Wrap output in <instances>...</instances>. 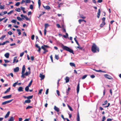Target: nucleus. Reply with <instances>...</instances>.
Masks as SVG:
<instances>
[{
  "mask_svg": "<svg viewBox=\"0 0 121 121\" xmlns=\"http://www.w3.org/2000/svg\"><path fill=\"white\" fill-rule=\"evenodd\" d=\"M29 87L28 86H26L25 88V90L26 91L28 92L29 90Z\"/></svg>",
  "mask_w": 121,
  "mask_h": 121,
  "instance_id": "obj_25",
  "label": "nucleus"
},
{
  "mask_svg": "<svg viewBox=\"0 0 121 121\" xmlns=\"http://www.w3.org/2000/svg\"><path fill=\"white\" fill-rule=\"evenodd\" d=\"M62 29L63 30V32L66 33V29L65 28H64V27H63V28H62Z\"/></svg>",
  "mask_w": 121,
  "mask_h": 121,
  "instance_id": "obj_56",
  "label": "nucleus"
},
{
  "mask_svg": "<svg viewBox=\"0 0 121 121\" xmlns=\"http://www.w3.org/2000/svg\"><path fill=\"white\" fill-rule=\"evenodd\" d=\"M35 46L36 47L38 48V52L39 53H40L41 48L40 46L38 45V44H36L35 45Z\"/></svg>",
  "mask_w": 121,
  "mask_h": 121,
  "instance_id": "obj_10",
  "label": "nucleus"
},
{
  "mask_svg": "<svg viewBox=\"0 0 121 121\" xmlns=\"http://www.w3.org/2000/svg\"><path fill=\"white\" fill-rule=\"evenodd\" d=\"M50 58H51V60L52 62H53V57H52V55H51L50 56Z\"/></svg>",
  "mask_w": 121,
  "mask_h": 121,
  "instance_id": "obj_51",
  "label": "nucleus"
},
{
  "mask_svg": "<svg viewBox=\"0 0 121 121\" xmlns=\"http://www.w3.org/2000/svg\"><path fill=\"white\" fill-rule=\"evenodd\" d=\"M83 21V20L82 19H79L78 20V22L80 24H81V22Z\"/></svg>",
  "mask_w": 121,
  "mask_h": 121,
  "instance_id": "obj_64",
  "label": "nucleus"
},
{
  "mask_svg": "<svg viewBox=\"0 0 121 121\" xmlns=\"http://www.w3.org/2000/svg\"><path fill=\"white\" fill-rule=\"evenodd\" d=\"M16 59H17V57H15L14 58V59H13V63H14L16 61Z\"/></svg>",
  "mask_w": 121,
  "mask_h": 121,
  "instance_id": "obj_59",
  "label": "nucleus"
},
{
  "mask_svg": "<svg viewBox=\"0 0 121 121\" xmlns=\"http://www.w3.org/2000/svg\"><path fill=\"white\" fill-rule=\"evenodd\" d=\"M33 5L31 4L30 6V9H33Z\"/></svg>",
  "mask_w": 121,
  "mask_h": 121,
  "instance_id": "obj_53",
  "label": "nucleus"
},
{
  "mask_svg": "<svg viewBox=\"0 0 121 121\" xmlns=\"http://www.w3.org/2000/svg\"><path fill=\"white\" fill-rule=\"evenodd\" d=\"M87 75H84L82 77V79H85L87 76Z\"/></svg>",
  "mask_w": 121,
  "mask_h": 121,
  "instance_id": "obj_43",
  "label": "nucleus"
},
{
  "mask_svg": "<svg viewBox=\"0 0 121 121\" xmlns=\"http://www.w3.org/2000/svg\"><path fill=\"white\" fill-rule=\"evenodd\" d=\"M31 101L30 99H27L26 100L24 103V104H25V103H29L31 102Z\"/></svg>",
  "mask_w": 121,
  "mask_h": 121,
  "instance_id": "obj_15",
  "label": "nucleus"
},
{
  "mask_svg": "<svg viewBox=\"0 0 121 121\" xmlns=\"http://www.w3.org/2000/svg\"><path fill=\"white\" fill-rule=\"evenodd\" d=\"M26 3H30L31 2L30 0H26Z\"/></svg>",
  "mask_w": 121,
  "mask_h": 121,
  "instance_id": "obj_45",
  "label": "nucleus"
},
{
  "mask_svg": "<svg viewBox=\"0 0 121 121\" xmlns=\"http://www.w3.org/2000/svg\"><path fill=\"white\" fill-rule=\"evenodd\" d=\"M45 29H46L48 26H49V25L48 24H45L44 25Z\"/></svg>",
  "mask_w": 121,
  "mask_h": 121,
  "instance_id": "obj_24",
  "label": "nucleus"
},
{
  "mask_svg": "<svg viewBox=\"0 0 121 121\" xmlns=\"http://www.w3.org/2000/svg\"><path fill=\"white\" fill-rule=\"evenodd\" d=\"M38 4L39 5V8H40V7L41 4V3L40 0H38Z\"/></svg>",
  "mask_w": 121,
  "mask_h": 121,
  "instance_id": "obj_33",
  "label": "nucleus"
},
{
  "mask_svg": "<svg viewBox=\"0 0 121 121\" xmlns=\"http://www.w3.org/2000/svg\"><path fill=\"white\" fill-rule=\"evenodd\" d=\"M4 61L5 63H8L9 62V61L8 60H4Z\"/></svg>",
  "mask_w": 121,
  "mask_h": 121,
  "instance_id": "obj_63",
  "label": "nucleus"
},
{
  "mask_svg": "<svg viewBox=\"0 0 121 121\" xmlns=\"http://www.w3.org/2000/svg\"><path fill=\"white\" fill-rule=\"evenodd\" d=\"M79 85L80 83H79V82L78 84L77 89V93H78L79 92Z\"/></svg>",
  "mask_w": 121,
  "mask_h": 121,
  "instance_id": "obj_12",
  "label": "nucleus"
},
{
  "mask_svg": "<svg viewBox=\"0 0 121 121\" xmlns=\"http://www.w3.org/2000/svg\"><path fill=\"white\" fill-rule=\"evenodd\" d=\"M90 77H91V78H94L95 77V75L94 74H93L92 75H91V76H90Z\"/></svg>",
  "mask_w": 121,
  "mask_h": 121,
  "instance_id": "obj_62",
  "label": "nucleus"
},
{
  "mask_svg": "<svg viewBox=\"0 0 121 121\" xmlns=\"http://www.w3.org/2000/svg\"><path fill=\"white\" fill-rule=\"evenodd\" d=\"M17 30L18 32V34L19 35H21V30L20 29H17Z\"/></svg>",
  "mask_w": 121,
  "mask_h": 121,
  "instance_id": "obj_37",
  "label": "nucleus"
},
{
  "mask_svg": "<svg viewBox=\"0 0 121 121\" xmlns=\"http://www.w3.org/2000/svg\"><path fill=\"white\" fill-rule=\"evenodd\" d=\"M10 87H9V88H8L4 92V94H6L7 92H9V91L10 90Z\"/></svg>",
  "mask_w": 121,
  "mask_h": 121,
  "instance_id": "obj_23",
  "label": "nucleus"
},
{
  "mask_svg": "<svg viewBox=\"0 0 121 121\" xmlns=\"http://www.w3.org/2000/svg\"><path fill=\"white\" fill-rule=\"evenodd\" d=\"M49 47L47 45H43V46H41V48L44 50V51L43 53L45 54L46 52H48V50H46V48H49Z\"/></svg>",
  "mask_w": 121,
  "mask_h": 121,
  "instance_id": "obj_4",
  "label": "nucleus"
},
{
  "mask_svg": "<svg viewBox=\"0 0 121 121\" xmlns=\"http://www.w3.org/2000/svg\"><path fill=\"white\" fill-rule=\"evenodd\" d=\"M33 108V107L31 106H28L26 108V109H30Z\"/></svg>",
  "mask_w": 121,
  "mask_h": 121,
  "instance_id": "obj_38",
  "label": "nucleus"
},
{
  "mask_svg": "<svg viewBox=\"0 0 121 121\" xmlns=\"http://www.w3.org/2000/svg\"><path fill=\"white\" fill-rule=\"evenodd\" d=\"M17 19L19 21H21L22 20V19L19 17H17Z\"/></svg>",
  "mask_w": 121,
  "mask_h": 121,
  "instance_id": "obj_50",
  "label": "nucleus"
},
{
  "mask_svg": "<svg viewBox=\"0 0 121 121\" xmlns=\"http://www.w3.org/2000/svg\"><path fill=\"white\" fill-rule=\"evenodd\" d=\"M62 47L63 50H66L70 53H73V54H74L73 51L68 47L64 46L63 45H62Z\"/></svg>",
  "mask_w": 121,
  "mask_h": 121,
  "instance_id": "obj_3",
  "label": "nucleus"
},
{
  "mask_svg": "<svg viewBox=\"0 0 121 121\" xmlns=\"http://www.w3.org/2000/svg\"><path fill=\"white\" fill-rule=\"evenodd\" d=\"M24 54V52H22V53H21L20 54V57H22V56Z\"/></svg>",
  "mask_w": 121,
  "mask_h": 121,
  "instance_id": "obj_57",
  "label": "nucleus"
},
{
  "mask_svg": "<svg viewBox=\"0 0 121 121\" xmlns=\"http://www.w3.org/2000/svg\"><path fill=\"white\" fill-rule=\"evenodd\" d=\"M11 96L12 95H10L4 96L3 97V98L4 99H8L11 98Z\"/></svg>",
  "mask_w": 121,
  "mask_h": 121,
  "instance_id": "obj_8",
  "label": "nucleus"
},
{
  "mask_svg": "<svg viewBox=\"0 0 121 121\" xmlns=\"http://www.w3.org/2000/svg\"><path fill=\"white\" fill-rule=\"evenodd\" d=\"M33 95L28 96L27 97V99H32L33 98Z\"/></svg>",
  "mask_w": 121,
  "mask_h": 121,
  "instance_id": "obj_32",
  "label": "nucleus"
},
{
  "mask_svg": "<svg viewBox=\"0 0 121 121\" xmlns=\"http://www.w3.org/2000/svg\"><path fill=\"white\" fill-rule=\"evenodd\" d=\"M13 10H11V11H10V12H8L7 13V14H8V15L11 14L12 13H13Z\"/></svg>",
  "mask_w": 121,
  "mask_h": 121,
  "instance_id": "obj_46",
  "label": "nucleus"
},
{
  "mask_svg": "<svg viewBox=\"0 0 121 121\" xmlns=\"http://www.w3.org/2000/svg\"><path fill=\"white\" fill-rule=\"evenodd\" d=\"M21 16L22 17V19H24V18L23 17H24L27 20H29V19L26 16H25L23 14H22L21 15Z\"/></svg>",
  "mask_w": 121,
  "mask_h": 121,
  "instance_id": "obj_7",
  "label": "nucleus"
},
{
  "mask_svg": "<svg viewBox=\"0 0 121 121\" xmlns=\"http://www.w3.org/2000/svg\"><path fill=\"white\" fill-rule=\"evenodd\" d=\"M76 37L75 38H74V39L75 41V42H76V43L78 45V46H79V43L78 41L76 39Z\"/></svg>",
  "mask_w": 121,
  "mask_h": 121,
  "instance_id": "obj_27",
  "label": "nucleus"
},
{
  "mask_svg": "<svg viewBox=\"0 0 121 121\" xmlns=\"http://www.w3.org/2000/svg\"><path fill=\"white\" fill-rule=\"evenodd\" d=\"M17 82L15 83L13 85V86L15 87L16 85L17 84Z\"/></svg>",
  "mask_w": 121,
  "mask_h": 121,
  "instance_id": "obj_61",
  "label": "nucleus"
},
{
  "mask_svg": "<svg viewBox=\"0 0 121 121\" xmlns=\"http://www.w3.org/2000/svg\"><path fill=\"white\" fill-rule=\"evenodd\" d=\"M70 65L72 66L75 67V64L73 63H70Z\"/></svg>",
  "mask_w": 121,
  "mask_h": 121,
  "instance_id": "obj_31",
  "label": "nucleus"
},
{
  "mask_svg": "<svg viewBox=\"0 0 121 121\" xmlns=\"http://www.w3.org/2000/svg\"><path fill=\"white\" fill-rule=\"evenodd\" d=\"M20 4V2H17L16 4L15 5L16 6H19V5Z\"/></svg>",
  "mask_w": 121,
  "mask_h": 121,
  "instance_id": "obj_49",
  "label": "nucleus"
},
{
  "mask_svg": "<svg viewBox=\"0 0 121 121\" xmlns=\"http://www.w3.org/2000/svg\"><path fill=\"white\" fill-rule=\"evenodd\" d=\"M35 37V35H32L31 36V39L32 40H34V39Z\"/></svg>",
  "mask_w": 121,
  "mask_h": 121,
  "instance_id": "obj_55",
  "label": "nucleus"
},
{
  "mask_svg": "<svg viewBox=\"0 0 121 121\" xmlns=\"http://www.w3.org/2000/svg\"><path fill=\"white\" fill-rule=\"evenodd\" d=\"M68 34L67 33H66V35H63V37L65 38H67V37L68 36Z\"/></svg>",
  "mask_w": 121,
  "mask_h": 121,
  "instance_id": "obj_34",
  "label": "nucleus"
},
{
  "mask_svg": "<svg viewBox=\"0 0 121 121\" xmlns=\"http://www.w3.org/2000/svg\"><path fill=\"white\" fill-rule=\"evenodd\" d=\"M91 51L94 53L96 52L97 51L98 52H99V48L97 47L96 45L93 43L91 47Z\"/></svg>",
  "mask_w": 121,
  "mask_h": 121,
  "instance_id": "obj_2",
  "label": "nucleus"
},
{
  "mask_svg": "<svg viewBox=\"0 0 121 121\" xmlns=\"http://www.w3.org/2000/svg\"><path fill=\"white\" fill-rule=\"evenodd\" d=\"M48 90L49 89H47L45 92V94L46 95L48 94Z\"/></svg>",
  "mask_w": 121,
  "mask_h": 121,
  "instance_id": "obj_60",
  "label": "nucleus"
},
{
  "mask_svg": "<svg viewBox=\"0 0 121 121\" xmlns=\"http://www.w3.org/2000/svg\"><path fill=\"white\" fill-rule=\"evenodd\" d=\"M77 121H80V117L79 112H78L77 114Z\"/></svg>",
  "mask_w": 121,
  "mask_h": 121,
  "instance_id": "obj_19",
  "label": "nucleus"
},
{
  "mask_svg": "<svg viewBox=\"0 0 121 121\" xmlns=\"http://www.w3.org/2000/svg\"><path fill=\"white\" fill-rule=\"evenodd\" d=\"M71 90V88L70 87H68L67 90L66 91V93H67V95L68 94H69V92L70 90Z\"/></svg>",
  "mask_w": 121,
  "mask_h": 121,
  "instance_id": "obj_29",
  "label": "nucleus"
},
{
  "mask_svg": "<svg viewBox=\"0 0 121 121\" xmlns=\"http://www.w3.org/2000/svg\"><path fill=\"white\" fill-rule=\"evenodd\" d=\"M39 77L41 78V80H42L44 78H45V75H43L41 73H40Z\"/></svg>",
  "mask_w": 121,
  "mask_h": 121,
  "instance_id": "obj_11",
  "label": "nucleus"
},
{
  "mask_svg": "<svg viewBox=\"0 0 121 121\" xmlns=\"http://www.w3.org/2000/svg\"><path fill=\"white\" fill-rule=\"evenodd\" d=\"M56 93L57 94V95L58 96H59L60 95V92H59V91L58 90H57L56 91Z\"/></svg>",
  "mask_w": 121,
  "mask_h": 121,
  "instance_id": "obj_58",
  "label": "nucleus"
},
{
  "mask_svg": "<svg viewBox=\"0 0 121 121\" xmlns=\"http://www.w3.org/2000/svg\"><path fill=\"white\" fill-rule=\"evenodd\" d=\"M102 22H105V17H103L102 19Z\"/></svg>",
  "mask_w": 121,
  "mask_h": 121,
  "instance_id": "obj_52",
  "label": "nucleus"
},
{
  "mask_svg": "<svg viewBox=\"0 0 121 121\" xmlns=\"http://www.w3.org/2000/svg\"><path fill=\"white\" fill-rule=\"evenodd\" d=\"M80 17L83 19H85L86 17H85L83 15H80Z\"/></svg>",
  "mask_w": 121,
  "mask_h": 121,
  "instance_id": "obj_54",
  "label": "nucleus"
},
{
  "mask_svg": "<svg viewBox=\"0 0 121 121\" xmlns=\"http://www.w3.org/2000/svg\"><path fill=\"white\" fill-rule=\"evenodd\" d=\"M105 22H102L101 24L100 25V27H103L104 25L105 24Z\"/></svg>",
  "mask_w": 121,
  "mask_h": 121,
  "instance_id": "obj_22",
  "label": "nucleus"
},
{
  "mask_svg": "<svg viewBox=\"0 0 121 121\" xmlns=\"http://www.w3.org/2000/svg\"><path fill=\"white\" fill-rule=\"evenodd\" d=\"M69 108V110L71 111H73L72 108L69 105H68V106Z\"/></svg>",
  "mask_w": 121,
  "mask_h": 121,
  "instance_id": "obj_41",
  "label": "nucleus"
},
{
  "mask_svg": "<svg viewBox=\"0 0 121 121\" xmlns=\"http://www.w3.org/2000/svg\"><path fill=\"white\" fill-rule=\"evenodd\" d=\"M13 100V99H11V100H9L6 101L5 102H3L2 103V105H4L6 104H8V103L11 102Z\"/></svg>",
  "mask_w": 121,
  "mask_h": 121,
  "instance_id": "obj_6",
  "label": "nucleus"
},
{
  "mask_svg": "<svg viewBox=\"0 0 121 121\" xmlns=\"http://www.w3.org/2000/svg\"><path fill=\"white\" fill-rule=\"evenodd\" d=\"M9 54L8 53H6L4 54L5 56L7 58H8L9 56Z\"/></svg>",
  "mask_w": 121,
  "mask_h": 121,
  "instance_id": "obj_20",
  "label": "nucleus"
},
{
  "mask_svg": "<svg viewBox=\"0 0 121 121\" xmlns=\"http://www.w3.org/2000/svg\"><path fill=\"white\" fill-rule=\"evenodd\" d=\"M54 109L55 111L57 112H59L60 110L59 108L57 107L56 106H54Z\"/></svg>",
  "mask_w": 121,
  "mask_h": 121,
  "instance_id": "obj_13",
  "label": "nucleus"
},
{
  "mask_svg": "<svg viewBox=\"0 0 121 121\" xmlns=\"http://www.w3.org/2000/svg\"><path fill=\"white\" fill-rule=\"evenodd\" d=\"M9 41H6L4 42L3 43H1L2 45H5L6 43H9Z\"/></svg>",
  "mask_w": 121,
  "mask_h": 121,
  "instance_id": "obj_30",
  "label": "nucleus"
},
{
  "mask_svg": "<svg viewBox=\"0 0 121 121\" xmlns=\"http://www.w3.org/2000/svg\"><path fill=\"white\" fill-rule=\"evenodd\" d=\"M11 22L13 23H15L16 22V20L14 19L12 20Z\"/></svg>",
  "mask_w": 121,
  "mask_h": 121,
  "instance_id": "obj_47",
  "label": "nucleus"
},
{
  "mask_svg": "<svg viewBox=\"0 0 121 121\" xmlns=\"http://www.w3.org/2000/svg\"><path fill=\"white\" fill-rule=\"evenodd\" d=\"M15 10L17 11L18 12H20L21 11V10L19 8H18L16 9H15Z\"/></svg>",
  "mask_w": 121,
  "mask_h": 121,
  "instance_id": "obj_42",
  "label": "nucleus"
},
{
  "mask_svg": "<svg viewBox=\"0 0 121 121\" xmlns=\"http://www.w3.org/2000/svg\"><path fill=\"white\" fill-rule=\"evenodd\" d=\"M101 13V10L100 9H99L98 10V12L97 13V17L98 18H99Z\"/></svg>",
  "mask_w": 121,
  "mask_h": 121,
  "instance_id": "obj_9",
  "label": "nucleus"
},
{
  "mask_svg": "<svg viewBox=\"0 0 121 121\" xmlns=\"http://www.w3.org/2000/svg\"><path fill=\"white\" fill-rule=\"evenodd\" d=\"M77 48L79 49L80 50H83V51H84V49L83 48L81 47H80L79 46H78L77 47Z\"/></svg>",
  "mask_w": 121,
  "mask_h": 121,
  "instance_id": "obj_26",
  "label": "nucleus"
},
{
  "mask_svg": "<svg viewBox=\"0 0 121 121\" xmlns=\"http://www.w3.org/2000/svg\"><path fill=\"white\" fill-rule=\"evenodd\" d=\"M65 80L66 83H67L69 82V78L68 77H66L65 78Z\"/></svg>",
  "mask_w": 121,
  "mask_h": 121,
  "instance_id": "obj_16",
  "label": "nucleus"
},
{
  "mask_svg": "<svg viewBox=\"0 0 121 121\" xmlns=\"http://www.w3.org/2000/svg\"><path fill=\"white\" fill-rule=\"evenodd\" d=\"M4 5H3L2 6V5H0V9H4Z\"/></svg>",
  "mask_w": 121,
  "mask_h": 121,
  "instance_id": "obj_39",
  "label": "nucleus"
},
{
  "mask_svg": "<svg viewBox=\"0 0 121 121\" xmlns=\"http://www.w3.org/2000/svg\"><path fill=\"white\" fill-rule=\"evenodd\" d=\"M43 90L42 89H41L39 91L38 94H41L42 92V91Z\"/></svg>",
  "mask_w": 121,
  "mask_h": 121,
  "instance_id": "obj_48",
  "label": "nucleus"
},
{
  "mask_svg": "<svg viewBox=\"0 0 121 121\" xmlns=\"http://www.w3.org/2000/svg\"><path fill=\"white\" fill-rule=\"evenodd\" d=\"M23 88L21 86L19 87L17 90L19 91H23Z\"/></svg>",
  "mask_w": 121,
  "mask_h": 121,
  "instance_id": "obj_14",
  "label": "nucleus"
},
{
  "mask_svg": "<svg viewBox=\"0 0 121 121\" xmlns=\"http://www.w3.org/2000/svg\"><path fill=\"white\" fill-rule=\"evenodd\" d=\"M55 58L57 60H58L59 58L58 55H55Z\"/></svg>",
  "mask_w": 121,
  "mask_h": 121,
  "instance_id": "obj_36",
  "label": "nucleus"
},
{
  "mask_svg": "<svg viewBox=\"0 0 121 121\" xmlns=\"http://www.w3.org/2000/svg\"><path fill=\"white\" fill-rule=\"evenodd\" d=\"M32 82H33V80H32L30 81V82L28 86L29 87H30L32 84Z\"/></svg>",
  "mask_w": 121,
  "mask_h": 121,
  "instance_id": "obj_35",
  "label": "nucleus"
},
{
  "mask_svg": "<svg viewBox=\"0 0 121 121\" xmlns=\"http://www.w3.org/2000/svg\"><path fill=\"white\" fill-rule=\"evenodd\" d=\"M104 76L106 78L112 80L113 79V78L111 77L107 74H104Z\"/></svg>",
  "mask_w": 121,
  "mask_h": 121,
  "instance_id": "obj_5",
  "label": "nucleus"
},
{
  "mask_svg": "<svg viewBox=\"0 0 121 121\" xmlns=\"http://www.w3.org/2000/svg\"><path fill=\"white\" fill-rule=\"evenodd\" d=\"M5 35L2 36L0 38V39L1 40H3L4 38L5 37Z\"/></svg>",
  "mask_w": 121,
  "mask_h": 121,
  "instance_id": "obj_40",
  "label": "nucleus"
},
{
  "mask_svg": "<svg viewBox=\"0 0 121 121\" xmlns=\"http://www.w3.org/2000/svg\"><path fill=\"white\" fill-rule=\"evenodd\" d=\"M45 9L47 10H49L51 9L50 7L48 5L45 8Z\"/></svg>",
  "mask_w": 121,
  "mask_h": 121,
  "instance_id": "obj_28",
  "label": "nucleus"
},
{
  "mask_svg": "<svg viewBox=\"0 0 121 121\" xmlns=\"http://www.w3.org/2000/svg\"><path fill=\"white\" fill-rule=\"evenodd\" d=\"M14 118L13 117H10L9 119L8 120V121H14Z\"/></svg>",
  "mask_w": 121,
  "mask_h": 121,
  "instance_id": "obj_21",
  "label": "nucleus"
},
{
  "mask_svg": "<svg viewBox=\"0 0 121 121\" xmlns=\"http://www.w3.org/2000/svg\"><path fill=\"white\" fill-rule=\"evenodd\" d=\"M19 68L17 67L14 69V71L15 72H17L19 71Z\"/></svg>",
  "mask_w": 121,
  "mask_h": 121,
  "instance_id": "obj_18",
  "label": "nucleus"
},
{
  "mask_svg": "<svg viewBox=\"0 0 121 121\" xmlns=\"http://www.w3.org/2000/svg\"><path fill=\"white\" fill-rule=\"evenodd\" d=\"M94 70H95V71L96 72H102V71L100 70H96L95 69H94Z\"/></svg>",
  "mask_w": 121,
  "mask_h": 121,
  "instance_id": "obj_44",
  "label": "nucleus"
},
{
  "mask_svg": "<svg viewBox=\"0 0 121 121\" xmlns=\"http://www.w3.org/2000/svg\"><path fill=\"white\" fill-rule=\"evenodd\" d=\"M25 70V65H24L23 66L22 68V71L21 72L22 75L21 76V77L23 78H25V76H27L29 75L28 73L27 72H26L25 73H24Z\"/></svg>",
  "mask_w": 121,
  "mask_h": 121,
  "instance_id": "obj_1",
  "label": "nucleus"
},
{
  "mask_svg": "<svg viewBox=\"0 0 121 121\" xmlns=\"http://www.w3.org/2000/svg\"><path fill=\"white\" fill-rule=\"evenodd\" d=\"M10 112L9 111L7 112V113L6 114V115L5 116H4V118H7L9 117V116L10 114Z\"/></svg>",
  "mask_w": 121,
  "mask_h": 121,
  "instance_id": "obj_17",
  "label": "nucleus"
}]
</instances>
